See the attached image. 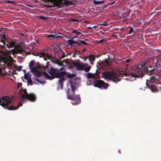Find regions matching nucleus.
<instances>
[{
  "label": "nucleus",
  "instance_id": "nucleus-1",
  "mask_svg": "<svg viewBox=\"0 0 161 161\" xmlns=\"http://www.w3.org/2000/svg\"><path fill=\"white\" fill-rule=\"evenodd\" d=\"M13 54L17 53V51L12 49L11 51L6 50L3 52L0 51V74L4 72H7L6 68L10 69L12 68L14 60L11 56V52Z\"/></svg>",
  "mask_w": 161,
  "mask_h": 161
},
{
  "label": "nucleus",
  "instance_id": "nucleus-2",
  "mask_svg": "<svg viewBox=\"0 0 161 161\" xmlns=\"http://www.w3.org/2000/svg\"><path fill=\"white\" fill-rule=\"evenodd\" d=\"M157 72L155 65L153 66H146L145 63L138 64L133 68L132 72L129 73V75L135 78L142 77L144 74L152 75Z\"/></svg>",
  "mask_w": 161,
  "mask_h": 161
},
{
  "label": "nucleus",
  "instance_id": "nucleus-3",
  "mask_svg": "<svg viewBox=\"0 0 161 161\" xmlns=\"http://www.w3.org/2000/svg\"><path fill=\"white\" fill-rule=\"evenodd\" d=\"M126 69L127 67L124 71H122V73H118L114 72H109L108 71H105L102 73V76L105 79L112 80L114 82H118L121 80L120 79L118 78L120 76H127L129 75V73L124 72Z\"/></svg>",
  "mask_w": 161,
  "mask_h": 161
},
{
  "label": "nucleus",
  "instance_id": "nucleus-4",
  "mask_svg": "<svg viewBox=\"0 0 161 161\" xmlns=\"http://www.w3.org/2000/svg\"><path fill=\"white\" fill-rule=\"evenodd\" d=\"M70 86L72 89V94H69V89L67 91L68 98L72 101L71 102L73 105H75L79 104L81 102L80 95L75 94V92L76 89L75 84L72 82H70Z\"/></svg>",
  "mask_w": 161,
  "mask_h": 161
},
{
  "label": "nucleus",
  "instance_id": "nucleus-5",
  "mask_svg": "<svg viewBox=\"0 0 161 161\" xmlns=\"http://www.w3.org/2000/svg\"><path fill=\"white\" fill-rule=\"evenodd\" d=\"M159 78L158 76H153L150 77V82L148 83L147 81L146 83L147 87H149L152 92H157L158 91L157 87L161 88V83L158 80Z\"/></svg>",
  "mask_w": 161,
  "mask_h": 161
},
{
  "label": "nucleus",
  "instance_id": "nucleus-6",
  "mask_svg": "<svg viewBox=\"0 0 161 161\" xmlns=\"http://www.w3.org/2000/svg\"><path fill=\"white\" fill-rule=\"evenodd\" d=\"M5 34H0L1 36V42L3 43V45H1V47L4 48L6 45L8 48L13 47L15 46V42L13 39L10 38H7L5 37Z\"/></svg>",
  "mask_w": 161,
  "mask_h": 161
},
{
  "label": "nucleus",
  "instance_id": "nucleus-7",
  "mask_svg": "<svg viewBox=\"0 0 161 161\" xmlns=\"http://www.w3.org/2000/svg\"><path fill=\"white\" fill-rule=\"evenodd\" d=\"M58 71V70L57 69L53 67H51L49 69L48 71V73L51 76H50L45 71L43 72V74L47 79L51 80L56 77Z\"/></svg>",
  "mask_w": 161,
  "mask_h": 161
},
{
  "label": "nucleus",
  "instance_id": "nucleus-8",
  "mask_svg": "<svg viewBox=\"0 0 161 161\" xmlns=\"http://www.w3.org/2000/svg\"><path fill=\"white\" fill-rule=\"evenodd\" d=\"M8 96H2L0 98V105L5 109H8L9 108V104L11 103V101L9 100Z\"/></svg>",
  "mask_w": 161,
  "mask_h": 161
},
{
  "label": "nucleus",
  "instance_id": "nucleus-9",
  "mask_svg": "<svg viewBox=\"0 0 161 161\" xmlns=\"http://www.w3.org/2000/svg\"><path fill=\"white\" fill-rule=\"evenodd\" d=\"M47 67L46 66H42L39 65L37 66L33 67L31 69V72L35 75L37 77H39L41 76L42 73L41 72L38 70L39 69H42L46 71Z\"/></svg>",
  "mask_w": 161,
  "mask_h": 161
},
{
  "label": "nucleus",
  "instance_id": "nucleus-10",
  "mask_svg": "<svg viewBox=\"0 0 161 161\" xmlns=\"http://www.w3.org/2000/svg\"><path fill=\"white\" fill-rule=\"evenodd\" d=\"M93 84L95 87L100 88H103L104 89H106L108 86L107 83H105L104 81L101 80H98L95 79L93 81Z\"/></svg>",
  "mask_w": 161,
  "mask_h": 161
},
{
  "label": "nucleus",
  "instance_id": "nucleus-11",
  "mask_svg": "<svg viewBox=\"0 0 161 161\" xmlns=\"http://www.w3.org/2000/svg\"><path fill=\"white\" fill-rule=\"evenodd\" d=\"M73 65L79 70H83L84 69L83 63L79 60H77L73 62Z\"/></svg>",
  "mask_w": 161,
  "mask_h": 161
},
{
  "label": "nucleus",
  "instance_id": "nucleus-12",
  "mask_svg": "<svg viewBox=\"0 0 161 161\" xmlns=\"http://www.w3.org/2000/svg\"><path fill=\"white\" fill-rule=\"evenodd\" d=\"M25 98L27 99L30 101L35 102L36 100L37 97L35 93H30L28 94Z\"/></svg>",
  "mask_w": 161,
  "mask_h": 161
},
{
  "label": "nucleus",
  "instance_id": "nucleus-13",
  "mask_svg": "<svg viewBox=\"0 0 161 161\" xmlns=\"http://www.w3.org/2000/svg\"><path fill=\"white\" fill-rule=\"evenodd\" d=\"M155 68L157 72H161V60H158L155 63Z\"/></svg>",
  "mask_w": 161,
  "mask_h": 161
},
{
  "label": "nucleus",
  "instance_id": "nucleus-14",
  "mask_svg": "<svg viewBox=\"0 0 161 161\" xmlns=\"http://www.w3.org/2000/svg\"><path fill=\"white\" fill-rule=\"evenodd\" d=\"M67 73L65 71L59 72V71L58 70L56 78L59 79L64 78V76L67 75Z\"/></svg>",
  "mask_w": 161,
  "mask_h": 161
},
{
  "label": "nucleus",
  "instance_id": "nucleus-15",
  "mask_svg": "<svg viewBox=\"0 0 161 161\" xmlns=\"http://www.w3.org/2000/svg\"><path fill=\"white\" fill-rule=\"evenodd\" d=\"M22 105V103H20L17 106V107L11 106V107H9V108L8 110H14L16 109H18L19 107L21 106Z\"/></svg>",
  "mask_w": 161,
  "mask_h": 161
},
{
  "label": "nucleus",
  "instance_id": "nucleus-16",
  "mask_svg": "<svg viewBox=\"0 0 161 161\" xmlns=\"http://www.w3.org/2000/svg\"><path fill=\"white\" fill-rule=\"evenodd\" d=\"M65 80L64 78H62L59 79L58 80V84L60 85V87L61 89L63 88V82Z\"/></svg>",
  "mask_w": 161,
  "mask_h": 161
},
{
  "label": "nucleus",
  "instance_id": "nucleus-17",
  "mask_svg": "<svg viewBox=\"0 0 161 161\" xmlns=\"http://www.w3.org/2000/svg\"><path fill=\"white\" fill-rule=\"evenodd\" d=\"M45 53L43 52H39L36 53L35 54V56H39L40 57H44L45 56Z\"/></svg>",
  "mask_w": 161,
  "mask_h": 161
},
{
  "label": "nucleus",
  "instance_id": "nucleus-18",
  "mask_svg": "<svg viewBox=\"0 0 161 161\" xmlns=\"http://www.w3.org/2000/svg\"><path fill=\"white\" fill-rule=\"evenodd\" d=\"M96 75V73L95 74L88 73L87 75V76L88 78H94L95 80L96 79L95 76Z\"/></svg>",
  "mask_w": 161,
  "mask_h": 161
},
{
  "label": "nucleus",
  "instance_id": "nucleus-19",
  "mask_svg": "<svg viewBox=\"0 0 161 161\" xmlns=\"http://www.w3.org/2000/svg\"><path fill=\"white\" fill-rule=\"evenodd\" d=\"M47 37L48 38H52L53 39H54L55 38H57L60 37L59 36H57L56 35H47Z\"/></svg>",
  "mask_w": 161,
  "mask_h": 161
},
{
  "label": "nucleus",
  "instance_id": "nucleus-20",
  "mask_svg": "<svg viewBox=\"0 0 161 161\" xmlns=\"http://www.w3.org/2000/svg\"><path fill=\"white\" fill-rule=\"evenodd\" d=\"M23 92L24 93L21 95V97L25 99L29 94H28L26 90L25 89H24L23 90Z\"/></svg>",
  "mask_w": 161,
  "mask_h": 161
},
{
  "label": "nucleus",
  "instance_id": "nucleus-21",
  "mask_svg": "<svg viewBox=\"0 0 161 161\" xmlns=\"http://www.w3.org/2000/svg\"><path fill=\"white\" fill-rule=\"evenodd\" d=\"M66 75L68 78H71L75 77V74H70L69 73H67Z\"/></svg>",
  "mask_w": 161,
  "mask_h": 161
},
{
  "label": "nucleus",
  "instance_id": "nucleus-22",
  "mask_svg": "<svg viewBox=\"0 0 161 161\" xmlns=\"http://www.w3.org/2000/svg\"><path fill=\"white\" fill-rule=\"evenodd\" d=\"M90 62H92V61H95V56L93 55L90 54L89 57Z\"/></svg>",
  "mask_w": 161,
  "mask_h": 161
},
{
  "label": "nucleus",
  "instance_id": "nucleus-23",
  "mask_svg": "<svg viewBox=\"0 0 161 161\" xmlns=\"http://www.w3.org/2000/svg\"><path fill=\"white\" fill-rule=\"evenodd\" d=\"M67 42L68 43V45L71 46L75 44V41L72 40H69L67 41Z\"/></svg>",
  "mask_w": 161,
  "mask_h": 161
},
{
  "label": "nucleus",
  "instance_id": "nucleus-24",
  "mask_svg": "<svg viewBox=\"0 0 161 161\" xmlns=\"http://www.w3.org/2000/svg\"><path fill=\"white\" fill-rule=\"evenodd\" d=\"M72 33H75L76 34H77V35L76 36H73L72 38H71V39H74V38H75L78 35H79L80 34V32H77V31H72Z\"/></svg>",
  "mask_w": 161,
  "mask_h": 161
},
{
  "label": "nucleus",
  "instance_id": "nucleus-25",
  "mask_svg": "<svg viewBox=\"0 0 161 161\" xmlns=\"http://www.w3.org/2000/svg\"><path fill=\"white\" fill-rule=\"evenodd\" d=\"M91 68V67L90 65H89L85 67H84V69L83 70L86 72H88V71H89Z\"/></svg>",
  "mask_w": 161,
  "mask_h": 161
},
{
  "label": "nucleus",
  "instance_id": "nucleus-26",
  "mask_svg": "<svg viewBox=\"0 0 161 161\" xmlns=\"http://www.w3.org/2000/svg\"><path fill=\"white\" fill-rule=\"evenodd\" d=\"M104 1H94V3L96 4H99L103 3H104Z\"/></svg>",
  "mask_w": 161,
  "mask_h": 161
},
{
  "label": "nucleus",
  "instance_id": "nucleus-27",
  "mask_svg": "<svg viewBox=\"0 0 161 161\" xmlns=\"http://www.w3.org/2000/svg\"><path fill=\"white\" fill-rule=\"evenodd\" d=\"M156 54H157V57L158 58H160L161 57V52L156 51Z\"/></svg>",
  "mask_w": 161,
  "mask_h": 161
},
{
  "label": "nucleus",
  "instance_id": "nucleus-28",
  "mask_svg": "<svg viewBox=\"0 0 161 161\" xmlns=\"http://www.w3.org/2000/svg\"><path fill=\"white\" fill-rule=\"evenodd\" d=\"M34 63V61H31L29 64V66L30 68L31 69L32 68V66L33 65V64Z\"/></svg>",
  "mask_w": 161,
  "mask_h": 161
},
{
  "label": "nucleus",
  "instance_id": "nucleus-29",
  "mask_svg": "<svg viewBox=\"0 0 161 161\" xmlns=\"http://www.w3.org/2000/svg\"><path fill=\"white\" fill-rule=\"evenodd\" d=\"M27 81L28 84H30L31 85H33L32 81L31 78H29V79L27 80Z\"/></svg>",
  "mask_w": 161,
  "mask_h": 161
},
{
  "label": "nucleus",
  "instance_id": "nucleus-30",
  "mask_svg": "<svg viewBox=\"0 0 161 161\" xmlns=\"http://www.w3.org/2000/svg\"><path fill=\"white\" fill-rule=\"evenodd\" d=\"M80 41H78V42L75 41V45H76V46H80V44H81V42H80Z\"/></svg>",
  "mask_w": 161,
  "mask_h": 161
},
{
  "label": "nucleus",
  "instance_id": "nucleus-31",
  "mask_svg": "<svg viewBox=\"0 0 161 161\" xmlns=\"http://www.w3.org/2000/svg\"><path fill=\"white\" fill-rule=\"evenodd\" d=\"M80 42H81V43L82 44H83L84 45H88V44L87 43H86V42H85V41H82V40H81L80 41Z\"/></svg>",
  "mask_w": 161,
  "mask_h": 161
},
{
  "label": "nucleus",
  "instance_id": "nucleus-32",
  "mask_svg": "<svg viewBox=\"0 0 161 161\" xmlns=\"http://www.w3.org/2000/svg\"><path fill=\"white\" fill-rule=\"evenodd\" d=\"M22 67L21 66H19L17 69V70L18 71H20L22 69Z\"/></svg>",
  "mask_w": 161,
  "mask_h": 161
},
{
  "label": "nucleus",
  "instance_id": "nucleus-33",
  "mask_svg": "<svg viewBox=\"0 0 161 161\" xmlns=\"http://www.w3.org/2000/svg\"><path fill=\"white\" fill-rule=\"evenodd\" d=\"M38 17H39L40 18L42 19H44V20H45V19H47V18H46L45 17H44L42 16H38Z\"/></svg>",
  "mask_w": 161,
  "mask_h": 161
},
{
  "label": "nucleus",
  "instance_id": "nucleus-34",
  "mask_svg": "<svg viewBox=\"0 0 161 161\" xmlns=\"http://www.w3.org/2000/svg\"><path fill=\"white\" fill-rule=\"evenodd\" d=\"M118 34V33H116L113 34L112 36L114 37H117L118 36V35L117 34Z\"/></svg>",
  "mask_w": 161,
  "mask_h": 161
},
{
  "label": "nucleus",
  "instance_id": "nucleus-35",
  "mask_svg": "<svg viewBox=\"0 0 161 161\" xmlns=\"http://www.w3.org/2000/svg\"><path fill=\"white\" fill-rule=\"evenodd\" d=\"M104 62L105 63L106 65H109V62L107 60L105 61H104Z\"/></svg>",
  "mask_w": 161,
  "mask_h": 161
},
{
  "label": "nucleus",
  "instance_id": "nucleus-36",
  "mask_svg": "<svg viewBox=\"0 0 161 161\" xmlns=\"http://www.w3.org/2000/svg\"><path fill=\"white\" fill-rule=\"evenodd\" d=\"M104 41V39H101L100 41H98V42L100 43H103V42Z\"/></svg>",
  "mask_w": 161,
  "mask_h": 161
},
{
  "label": "nucleus",
  "instance_id": "nucleus-37",
  "mask_svg": "<svg viewBox=\"0 0 161 161\" xmlns=\"http://www.w3.org/2000/svg\"><path fill=\"white\" fill-rule=\"evenodd\" d=\"M24 78L25 79L28 80L29 78V77L26 75H25Z\"/></svg>",
  "mask_w": 161,
  "mask_h": 161
},
{
  "label": "nucleus",
  "instance_id": "nucleus-38",
  "mask_svg": "<svg viewBox=\"0 0 161 161\" xmlns=\"http://www.w3.org/2000/svg\"><path fill=\"white\" fill-rule=\"evenodd\" d=\"M35 80H36L37 81H38V82H39V83H42V81H40V80H38V79L37 78H35Z\"/></svg>",
  "mask_w": 161,
  "mask_h": 161
},
{
  "label": "nucleus",
  "instance_id": "nucleus-39",
  "mask_svg": "<svg viewBox=\"0 0 161 161\" xmlns=\"http://www.w3.org/2000/svg\"><path fill=\"white\" fill-rule=\"evenodd\" d=\"M8 97H9V100H10L11 101V100H12L14 98V97H9V96H8ZM11 103H12V101H11ZM11 103H9V105L10 104H11Z\"/></svg>",
  "mask_w": 161,
  "mask_h": 161
},
{
  "label": "nucleus",
  "instance_id": "nucleus-40",
  "mask_svg": "<svg viewBox=\"0 0 161 161\" xmlns=\"http://www.w3.org/2000/svg\"><path fill=\"white\" fill-rule=\"evenodd\" d=\"M64 69V67H62L59 70H58L59 71V72H61V71L63 70Z\"/></svg>",
  "mask_w": 161,
  "mask_h": 161
},
{
  "label": "nucleus",
  "instance_id": "nucleus-41",
  "mask_svg": "<svg viewBox=\"0 0 161 161\" xmlns=\"http://www.w3.org/2000/svg\"><path fill=\"white\" fill-rule=\"evenodd\" d=\"M135 31H129V34H131L132 33L134 32Z\"/></svg>",
  "mask_w": 161,
  "mask_h": 161
},
{
  "label": "nucleus",
  "instance_id": "nucleus-42",
  "mask_svg": "<svg viewBox=\"0 0 161 161\" xmlns=\"http://www.w3.org/2000/svg\"><path fill=\"white\" fill-rule=\"evenodd\" d=\"M130 60L129 59H127L126 61H125V62L127 63H129L130 62Z\"/></svg>",
  "mask_w": 161,
  "mask_h": 161
},
{
  "label": "nucleus",
  "instance_id": "nucleus-43",
  "mask_svg": "<svg viewBox=\"0 0 161 161\" xmlns=\"http://www.w3.org/2000/svg\"><path fill=\"white\" fill-rule=\"evenodd\" d=\"M93 27V28H95V27H96V26H94ZM97 29H97V30H99L98 27V26H97Z\"/></svg>",
  "mask_w": 161,
  "mask_h": 161
},
{
  "label": "nucleus",
  "instance_id": "nucleus-44",
  "mask_svg": "<svg viewBox=\"0 0 161 161\" xmlns=\"http://www.w3.org/2000/svg\"><path fill=\"white\" fill-rule=\"evenodd\" d=\"M16 72V71L15 70H13L12 72V74L13 75L15 74Z\"/></svg>",
  "mask_w": 161,
  "mask_h": 161
},
{
  "label": "nucleus",
  "instance_id": "nucleus-45",
  "mask_svg": "<svg viewBox=\"0 0 161 161\" xmlns=\"http://www.w3.org/2000/svg\"><path fill=\"white\" fill-rule=\"evenodd\" d=\"M133 30V28H130V31Z\"/></svg>",
  "mask_w": 161,
  "mask_h": 161
},
{
  "label": "nucleus",
  "instance_id": "nucleus-46",
  "mask_svg": "<svg viewBox=\"0 0 161 161\" xmlns=\"http://www.w3.org/2000/svg\"><path fill=\"white\" fill-rule=\"evenodd\" d=\"M85 50H86L85 49H84L83 50H82L83 52H85Z\"/></svg>",
  "mask_w": 161,
  "mask_h": 161
},
{
  "label": "nucleus",
  "instance_id": "nucleus-47",
  "mask_svg": "<svg viewBox=\"0 0 161 161\" xmlns=\"http://www.w3.org/2000/svg\"><path fill=\"white\" fill-rule=\"evenodd\" d=\"M20 34L21 35L24 36V35H23V33H20Z\"/></svg>",
  "mask_w": 161,
  "mask_h": 161
},
{
  "label": "nucleus",
  "instance_id": "nucleus-48",
  "mask_svg": "<svg viewBox=\"0 0 161 161\" xmlns=\"http://www.w3.org/2000/svg\"><path fill=\"white\" fill-rule=\"evenodd\" d=\"M100 32L102 34H103V32L102 31H100Z\"/></svg>",
  "mask_w": 161,
  "mask_h": 161
},
{
  "label": "nucleus",
  "instance_id": "nucleus-49",
  "mask_svg": "<svg viewBox=\"0 0 161 161\" xmlns=\"http://www.w3.org/2000/svg\"><path fill=\"white\" fill-rule=\"evenodd\" d=\"M99 29H100V30H103V29L102 28H99Z\"/></svg>",
  "mask_w": 161,
  "mask_h": 161
},
{
  "label": "nucleus",
  "instance_id": "nucleus-50",
  "mask_svg": "<svg viewBox=\"0 0 161 161\" xmlns=\"http://www.w3.org/2000/svg\"><path fill=\"white\" fill-rule=\"evenodd\" d=\"M96 42H97V43H99V42H98V41H96Z\"/></svg>",
  "mask_w": 161,
  "mask_h": 161
},
{
  "label": "nucleus",
  "instance_id": "nucleus-51",
  "mask_svg": "<svg viewBox=\"0 0 161 161\" xmlns=\"http://www.w3.org/2000/svg\"><path fill=\"white\" fill-rule=\"evenodd\" d=\"M89 29H91V28H90V27H89Z\"/></svg>",
  "mask_w": 161,
  "mask_h": 161
},
{
  "label": "nucleus",
  "instance_id": "nucleus-52",
  "mask_svg": "<svg viewBox=\"0 0 161 161\" xmlns=\"http://www.w3.org/2000/svg\"><path fill=\"white\" fill-rule=\"evenodd\" d=\"M87 40V39H85V41H86Z\"/></svg>",
  "mask_w": 161,
  "mask_h": 161
},
{
  "label": "nucleus",
  "instance_id": "nucleus-53",
  "mask_svg": "<svg viewBox=\"0 0 161 161\" xmlns=\"http://www.w3.org/2000/svg\"><path fill=\"white\" fill-rule=\"evenodd\" d=\"M46 59H47V58H46V59H45V58H44V60H46Z\"/></svg>",
  "mask_w": 161,
  "mask_h": 161
},
{
  "label": "nucleus",
  "instance_id": "nucleus-54",
  "mask_svg": "<svg viewBox=\"0 0 161 161\" xmlns=\"http://www.w3.org/2000/svg\"><path fill=\"white\" fill-rule=\"evenodd\" d=\"M21 89H20V91L21 92Z\"/></svg>",
  "mask_w": 161,
  "mask_h": 161
},
{
  "label": "nucleus",
  "instance_id": "nucleus-55",
  "mask_svg": "<svg viewBox=\"0 0 161 161\" xmlns=\"http://www.w3.org/2000/svg\"><path fill=\"white\" fill-rule=\"evenodd\" d=\"M73 36V35H71V36Z\"/></svg>",
  "mask_w": 161,
  "mask_h": 161
},
{
  "label": "nucleus",
  "instance_id": "nucleus-56",
  "mask_svg": "<svg viewBox=\"0 0 161 161\" xmlns=\"http://www.w3.org/2000/svg\"><path fill=\"white\" fill-rule=\"evenodd\" d=\"M119 153H120V151H119Z\"/></svg>",
  "mask_w": 161,
  "mask_h": 161
},
{
  "label": "nucleus",
  "instance_id": "nucleus-57",
  "mask_svg": "<svg viewBox=\"0 0 161 161\" xmlns=\"http://www.w3.org/2000/svg\"><path fill=\"white\" fill-rule=\"evenodd\" d=\"M78 52V53H80V52Z\"/></svg>",
  "mask_w": 161,
  "mask_h": 161
}]
</instances>
